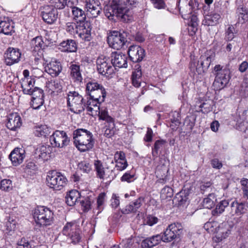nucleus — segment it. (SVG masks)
<instances>
[{
	"instance_id": "423d86ee",
	"label": "nucleus",
	"mask_w": 248,
	"mask_h": 248,
	"mask_svg": "<svg viewBox=\"0 0 248 248\" xmlns=\"http://www.w3.org/2000/svg\"><path fill=\"white\" fill-rule=\"evenodd\" d=\"M46 182L50 188L55 190H61L66 185L67 180L61 173L52 170L47 173Z\"/></svg>"
},
{
	"instance_id": "49530a36",
	"label": "nucleus",
	"mask_w": 248,
	"mask_h": 248,
	"mask_svg": "<svg viewBox=\"0 0 248 248\" xmlns=\"http://www.w3.org/2000/svg\"><path fill=\"white\" fill-rule=\"evenodd\" d=\"M214 200H217L215 195L214 194H209L208 197L204 199L203 206L205 208H212L215 205Z\"/></svg>"
},
{
	"instance_id": "39448f33",
	"label": "nucleus",
	"mask_w": 248,
	"mask_h": 248,
	"mask_svg": "<svg viewBox=\"0 0 248 248\" xmlns=\"http://www.w3.org/2000/svg\"><path fill=\"white\" fill-rule=\"evenodd\" d=\"M213 73L215 76L214 86L218 90L224 88L231 78L230 69L227 67L224 68L223 66L217 64L214 68Z\"/></svg>"
},
{
	"instance_id": "774afa93",
	"label": "nucleus",
	"mask_w": 248,
	"mask_h": 248,
	"mask_svg": "<svg viewBox=\"0 0 248 248\" xmlns=\"http://www.w3.org/2000/svg\"><path fill=\"white\" fill-rule=\"evenodd\" d=\"M234 28L233 26H230L228 27L226 32V39L228 41H231L234 36Z\"/></svg>"
},
{
	"instance_id": "c03bdc74",
	"label": "nucleus",
	"mask_w": 248,
	"mask_h": 248,
	"mask_svg": "<svg viewBox=\"0 0 248 248\" xmlns=\"http://www.w3.org/2000/svg\"><path fill=\"white\" fill-rule=\"evenodd\" d=\"M166 143V141L164 140H158L155 141L154 147L152 148V155L154 159L157 157L158 151L162 149Z\"/></svg>"
},
{
	"instance_id": "79ce46f5",
	"label": "nucleus",
	"mask_w": 248,
	"mask_h": 248,
	"mask_svg": "<svg viewBox=\"0 0 248 248\" xmlns=\"http://www.w3.org/2000/svg\"><path fill=\"white\" fill-rule=\"evenodd\" d=\"M46 86L49 90L54 92H59L62 90V87L60 81L51 80L46 82Z\"/></svg>"
},
{
	"instance_id": "3c124183",
	"label": "nucleus",
	"mask_w": 248,
	"mask_h": 248,
	"mask_svg": "<svg viewBox=\"0 0 248 248\" xmlns=\"http://www.w3.org/2000/svg\"><path fill=\"white\" fill-rule=\"evenodd\" d=\"M218 224L216 221L207 222L204 225V228L209 233H216Z\"/></svg>"
},
{
	"instance_id": "393cba45",
	"label": "nucleus",
	"mask_w": 248,
	"mask_h": 248,
	"mask_svg": "<svg viewBox=\"0 0 248 248\" xmlns=\"http://www.w3.org/2000/svg\"><path fill=\"white\" fill-rule=\"evenodd\" d=\"M45 71L52 77H56L61 73L62 66L61 62L57 60L51 61L45 66Z\"/></svg>"
},
{
	"instance_id": "a878e982",
	"label": "nucleus",
	"mask_w": 248,
	"mask_h": 248,
	"mask_svg": "<svg viewBox=\"0 0 248 248\" xmlns=\"http://www.w3.org/2000/svg\"><path fill=\"white\" fill-rule=\"evenodd\" d=\"M86 8L88 14H90L92 17H96L100 14L101 7L97 0H86Z\"/></svg>"
},
{
	"instance_id": "13d9d810",
	"label": "nucleus",
	"mask_w": 248,
	"mask_h": 248,
	"mask_svg": "<svg viewBox=\"0 0 248 248\" xmlns=\"http://www.w3.org/2000/svg\"><path fill=\"white\" fill-rule=\"evenodd\" d=\"M78 23L77 24L73 22H68L66 25V30L71 34H74L77 33V28L78 26Z\"/></svg>"
},
{
	"instance_id": "864d4df0",
	"label": "nucleus",
	"mask_w": 248,
	"mask_h": 248,
	"mask_svg": "<svg viewBox=\"0 0 248 248\" xmlns=\"http://www.w3.org/2000/svg\"><path fill=\"white\" fill-rule=\"evenodd\" d=\"M239 15V21L241 23H243L248 21V11L244 8H241L237 9Z\"/></svg>"
},
{
	"instance_id": "9d476101",
	"label": "nucleus",
	"mask_w": 248,
	"mask_h": 248,
	"mask_svg": "<svg viewBox=\"0 0 248 248\" xmlns=\"http://www.w3.org/2000/svg\"><path fill=\"white\" fill-rule=\"evenodd\" d=\"M94 170L96 172V177L100 179L113 180L115 177L113 170H109L108 167H104L103 162L100 160H94L93 161Z\"/></svg>"
},
{
	"instance_id": "4c0bfd02",
	"label": "nucleus",
	"mask_w": 248,
	"mask_h": 248,
	"mask_svg": "<svg viewBox=\"0 0 248 248\" xmlns=\"http://www.w3.org/2000/svg\"><path fill=\"white\" fill-rule=\"evenodd\" d=\"M188 199L187 192L186 190H182L177 193L173 199V202L180 206L185 204Z\"/></svg>"
},
{
	"instance_id": "dca6fc26",
	"label": "nucleus",
	"mask_w": 248,
	"mask_h": 248,
	"mask_svg": "<svg viewBox=\"0 0 248 248\" xmlns=\"http://www.w3.org/2000/svg\"><path fill=\"white\" fill-rule=\"evenodd\" d=\"M92 27L90 22L85 21L78 23L77 33L78 36L85 41H89L92 38Z\"/></svg>"
},
{
	"instance_id": "9b49d317",
	"label": "nucleus",
	"mask_w": 248,
	"mask_h": 248,
	"mask_svg": "<svg viewBox=\"0 0 248 248\" xmlns=\"http://www.w3.org/2000/svg\"><path fill=\"white\" fill-rule=\"evenodd\" d=\"M62 233L64 235L69 236L74 244H77L80 240L79 229L74 222H67L63 228Z\"/></svg>"
},
{
	"instance_id": "5701e85b",
	"label": "nucleus",
	"mask_w": 248,
	"mask_h": 248,
	"mask_svg": "<svg viewBox=\"0 0 248 248\" xmlns=\"http://www.w3.org/2000/svg\"><path fill=\"white\" fill-rule=\"evenodd\" d=\"M25 157V151L22 148H15L10 153L9 158L11 160L12 164L16 166L23 161Z\"/></svg>"
},
{
	"instance_id": "bf43d9fd",
	"label": "nucleus",
	"mask_w": 248,
	"mask_h": 248,
	"mask_svg": "<svg viewBox=\"0 0 248 248\" xmlns=\"http://www.w3.org/2000/svg\"><path fill=\"white\" fill-rule=\"evenodd\" d=\"M173 196V189L169 186H165L161 191V196L163 199L171 198Z\"/></svg>"
},
{
	"instance_id": "6e6d98bb",
	"label": "nucleus",
	"mask_w": 248,
	"mask_h": 248,
	"mask_svg": "<svg viewBox=\"0 0 248 248\" xmlns=\"http://www.w3.org/2000/svg\"><path fill=\"white\" fill-rule=\"evenodd\" d=\"M79 169L83 172L88 173L92 170L91 165L87 161H81L78 164Z\"/></svg>"
},
{
	"instance_id": "473e14b6",
	"label": "nucleus",
	"mask_w": 248,
	"mask_h": 248,
	"mask_svg": "<svg viewBox=\"0 0 248 248\" xmlns=\"http://www.w3.org/2000/svg\"><path fill=\"white\" fill-rule=\"evenodd\" d=\"M52 147L49 145H42L36 149V154L38 156L39 159L44 161L48 160L50 157L52 151Z\"/></svg>"
},
{
	"instance_id": "ddd939ff",
	"label": "nucleus",
	"mask_w": 248,
	"mask_h": 248,
	"mask_svg": "<svg viewBox=\"0 0 248 248\" xmlns=\"http://www.w3.org/2000/svg\"><path fill=\"white\" fill-rule=\"evenodd\" d=\"M67 101L68 106L75 108L79 112L85 109L83 106V98L76 92H69Z\"/></svg>"
},
{
	"instance_id": "f3484780",
	"label": "nucleus",
	"mask_w": 248,
	"mask_h": 248,
	"mask_svg": "<svg viewBox=\"0 0 248 248\" xmlns=\"http://www.w3.org/2000/svg\"><path fill=\"white\" fill-rule=\"evenodd\" d=\"M128 54L133 62H139L145 57V51L139 46L132 45L129 47Z\"/></svg>"
},
{
	"instance_id": "052dcab7",
	"label": "nucleus",
	"mask_w": 248,
	"mask_h": 248,
	"mask_svg": "<svg viewBox=\"0 0 248 248\" xmlns=\"http://www.w3.org/2000/svg\"><path fill=\"white\" fill-rule=\"evenodd\" d=\"M199 108H201L199 111L203 113H207L212 110L211 105L210 101H206L201 103Z\"/></svg>"
},
{
	"instance_id": "2eb2a0df",
	"label": "nucleus",
	"mask_w": 248,
	"mask_h": 248,
	"mask_svg": "<svg viewBox=\"0 0 248 248\" xmlns=\"http://www.w3.org/2000/svg\"><path fill=\"white\" fill-rule=\"evenodd\" d=\"M231 229L232 226L227 222L218 225L214 240L218 243L226 238L230 234Z\"/></svg>"
},
{
	"instance_id": "e2e57ef3",
	"label": "nucleus",
	"mask_w": 248,
	"mask_h": 248,
	"mask_svg": "<svg viewBox=\"0 0 248 248\" xmlns=\"http://www.w3.org/2000/svg\"><path fill=\"white\" fill-rule=\"evenodd\" d=\"M104 136L107 138H111L115 133V124L106 125Z\"/></svg>"
},
{
	"instance_id": "7ed1b4c3",
	"label": "nucleus",
	"mask_w": 248,
	"mask_h": 248,
	"mask_svg": "<svg viewBox=\"0 0 248 248\" xmlns=\"http://www.w3.org/2000/svg\"><path fill=\"white\" fill-rule=\"evenodd\" d=\"M215 53L212 50H209L205 54L202 55L199 59L191 55L189 68L195 74H202L209 68L211 62L214 60Z\"/></svg>"
},
{
	"instance_id": "f257e3e1",
	"label": "nucleus",
	"mask_w": 248,
	"mask_h": 248,
	"mask_svg": "<svg viewBox=\"0 0 248 248\" xmlns=\"http://www.w3.org/2000/svg\"><path fill=\"white\" fill-rule=\"evenodd\" d=\"M138 3V0H113L110 5L105 7L104 13L109 20L128 22L133 20L129 8L135 7Z\"/></svg>"
},
{
	"instance_id": "a211bd4d",
	"label": "nucleus",
	"mask_w": 248,
	"mask_h": 248,
	"mask_svg": "<svg viewBox=\"0 0 248 248\" xmlns=\"http://www.w3.org/2000/svg\"><path fill=\"white\" fill-rule=\"evenodd\" d=\"M105 97H96L95 98H92L89 96L88 98V100L86 103H84L83 106L85 109L90 113H92L91 115H93V112H95L96 114L97 112L99 113L100 109L99 106L101 103L105 101Z\"/></svg>"
},
{
	"instance_id": "412c9836",
	"label": "nucleus",
	"mask_w": 248,
	"mask_h": 248,
	"mask_svg": "<svg viewBox=\"0 0 248 248\" xmlns=\"http://www.w3.org/2000/svg\"><path fill=\"white\" fill-rule=\"evenodd\" d=\"M14 28V23L9 17H0V32L11 35L15 32Z\"/></svg>"
},
{
	"instance_id": "c85d7f7f",
	"label": "nucleus",
	"mask_w": 248,
	"mask_h": 248,
	"mask_svg": "<svg viewBox=\"0 0 248 248\" xmlns=\"http://www.w3.org/2000/svg\"><path fill=\"white\" fill-rule=\"evenodd\" d=\"M169 170L168 167L164 164L157 166L155 172L156 176L158 178L157 182L162 184L167 182L169 180L168 176Z\"/></svg>"
},
{
	"instance_id": "b1692460",
	"label": "nucleus",
	"mask_w": 248,
	"mask_h": 248,
	"mask_svg": "<svg viewBox=\"0 0 248 248\" xmlns=\"http://www.w3.org/2000/svg\"><path fill=\"white\" fill-rule=\"evenodd\" d=\"M22 124L20 116L17 113H11L8 116L6 127L11 130L16 131Z\"/></svg>"
},
{
	"instance_id": "8fccbe9b",
	"label": "nucleus",
	"mask_w": 248,
	"mask_h": 248,
	"mask_svg": "<svg viewBox=\"0 0 248 248\" xmlns=\"http://www.w3.org/2000/svg\"><path fill=\"white\" fill-rule=\"evenodd\" d=\"M31 46L34 47L33 51H38L42 48L44 42L41 37L33 38L31 42Z\"/></svg>"
},
{
	"instance_id": "5fc2aeb1",
	"label": "nucleus",
	"mask_w": 248,
	"mask_h": 248,
	"mask_svg": "<svg viewBox=\"0 0 248 248\" xmlns=\"http://www.w3.org/2000/svg\"><path fill=\"white\" fill-rule=\"evenodd\" d=\"M79 201L83 211L87 212L91 209V201L88 197L83 198L82 200H79Z\"/></svg>"
},
{
	"instance_id": "f03ea898",
	"label": "nucleus",
	"mask_w": 248,
	"mask_h": 248,
	"mask_svg": "<svg viewBox=\"0 0 248 248\" xmlns=\"http://www.w3.org/2000/svg\"><path fill=\"white\" fill-rule=\"evenodd\" d=\"M74 143L80 152L91 151L94 147V140L93 134L89 131L78 128L73 132Z\"/></svg>"
},
{
	"instance_id": "0e129e2a",
	"label": "nucleus",
	"mask_w": 248,
	"mask_h": 248,
	"mask_svg": "<svg viewBox=\"0 0 248 248\" xmlns=\"http://www.w3.org/2000/svg\"><path fill=\"white\" fill-rule=\"evenodd\" d=\"M51 4V6H53L56 9H62L64 8L63 0H47Z\"/></svg>"
},
{
	"instance_id": "338daca9",
	"label": "nucleus",
	"mask_w": 248,
	"mask_h": 248,
	"mask_svg": "<svg viewBox=\"0 0 248 248\" xmlns=\"http://www.w3.org/2000/svg\"><path fill=\"white\" fill-rule=\"evenodd\" d=\"M189 25L190 26L193 28L194 32H195L197 30V27L198 26V19L197 16L194 15L191 16L190 21L189 22Z\"/></svg>"
},
{
	"instance_id": "aec40b11",
	"label": "nucleus",
	"mask_w": 248,
	"mask_h": 248,
	"mask_svg": "<svg viewBox=\"0 0 248 248\" xmlns=\"http://www.w3.org/2000/svg\"><path fill=\"white\" fill-rule=\"evenodd\" d=\"M21 52L18 48L9 47L5 53V63L11 66L19 62L21 57Z\"/></svg>"
},
{
	"instance_id": "7c9ffc66",
	"label": "nucleus",
	"mask_w": 248,
	"mask_h": 248,
	"mask_svg": "<svg viewBox=\"0 0 248 248\" xmlns=\"http://www.w3.org/2000/svg\"><path fill=\"white\" fill-rule=\"evenodd\" d=\"M162 241L161 234H156L142 241L141 246L143 248H151L158 245Z\"/></svg>"
},
{
	"instance_id": "4be33fe9",
	"label": "nucleus",
	"mask_w": 248,
	"mask_h": 248,
	"mask_svg": "<svg viewBox=\"0 0 248 248\" xmlns=\"http://www.w3.org/2000/svg\"><path fill=\"white\" fill-rule=\"evenodd\" d=\"M111 62L114 67L126 68L127 56L122 52H114L111 54Z\"/></svg>"
},
{
	"instance_id": "69168bd1",
	"label": "nucleus",
	"mask_w": 248,
	"mask_h": 248,
	"mask_svg": "<svg viewBox=\"0 0 248 248\" xmlns=\"http://www.w3.org/2000/svg\"><path fill=\"white\" fill-rule=\"evenodd\" d=\"M29 95H32V97L44 98V91L38 87H34L32 92Z\"/></svg>"
},
{
	"instance_id": "603ef678",
	"label": "nucleus",
	"mask_w": 248,
	"mask_h": 248,
	"mask_svg": "<svg viewBox=\"0 0 248 248\" xmlns=\"http://www.w3.org/2000/svg\"><path fill=\"white\" fill-rule=\"evenodd\" d=\"M13 185L10 179H3L0 182V189L2 190L9 191L12 189Z\"/></svg>"
},
{
	"instance_id": "0eeeda50",
	"label": "nucleus",
	"mask_w": 248,
	"mask_h": 248,
	"mask_svg": "<svg viewBox=\"0 0 248 248\" xmlns=\"http://www.w3.org/2000/svg\"><path fill=\"white\" fill-rule=\"evenodd\" d=\"M128 32L126 31H113L108 37L109 46L117 50L122 48L127 43V37Z\"/></svg>"
},
{
	"instance_id": "f8f14e48",
	"label": "nucleus",
	"mask_w": 248,
	"mask_h": 248,
	"mask_svg": "<svg viewBox=\"0 0 248 248\" xmlns=\"http://www.w3.org/2000/svg\"><path fill=\"white\" fill-rule=\"evenodd\" d=\"M108 60L106 57H99L96 61L97 70L98 73L108 77L114 72V68Z\"/></svg>"
},
{
	"instance_id": "2f4dec72",
	"label": "nucleus",
	"mask_w": 248,
	"mask_h": 248,
	"mask_svg": "<svg viewBox=\"0 0 248 248\" xmlns=\"http://www.w3.org/2000/svg\"><path fill=\"white\" fill-rule=\"evenodd\" d=\"M62 51L64 52H75L77 50V44L74 40L67 39L60 44Z\"/></svg>"
},
{
	"instance_id": "ea45409f",
	"label": "nucleus",
	"mask_w": 248,
	"mask_h": 248,
	"mask_svg": "<svg viewBox=\"0 0 248 248\" xmlns=\"http://www.w3.org/2000/svg\"><path fill=\"white\" fill-rule=\"evenodd\" d=\"M72 9V12L74 19L76 20L78 22L86 21L85 12L81 9L76 6L73 7Z\"/></svg>"
},
{
	"instance_id": "a19ab883",
	"label": "nucleus",
	"mask_w": 248,
	"mask_h": 248,
	"mask_svg": "<svg viewBox=\"0 0 248 248\" xmlns=\"http://www.w3.org/2000/svg\"><path fill=\"white\" fill-rule=\"evenodd\" d=\"M34 133L37 137H46L50 134V129L46 125H42L36 127Z\"/></svg>"
},
{
	"instance_id": "4d7b16f0",
	"label": "nucleus",
	"mask_w": 248,
	"mask_h": 248,
	"mask_svg": "<svg viewBox=\"0 0 248 248\" xmlns=\"http://www.w3.org/2000/svg\"><path fill=\"white\" fill-rule=\"evenodd\" d=\"M44 103V98L32 97L31 105L33 109H39Z\"/></svg>"
},
{
	"instance_id": "58836bf2",
	"label": "nucleus",
	"mask_w": 248,
	"mask_h": 248,
	"mask_svg": "<svg viewBox=\"0 0 248 248\" xmlns=\"http://www.w3.org/2000/svg\"><path fill=\"white\" fill-rule=\"evenodd\" d=\"M24 79L21 84L22 91L25 94H30L33 91L34 81L31 79Z\"/></svg>"
},
{
	"instance_id": "37998d69",
	"label": "nucleus",
	"mask_w": 248,
	"mask_h": 248,
	"mask_svg": "<svg viewBox=\"0 0 248 248\" xmlns=\"http://www.w3.org/2000/svg\"><path fill=\"white\" fill-rule=\"evenodd\" d=\"M98 115L99 119L105 121L107 123V124L106 125L115 124L114 119L108 115V112L106 109H101V110L99 111Z\"/></svg>"
},
{
	"instance_id": "6ab92c4d",
	"label": "nucleus",
	"mask_w": 248,
	"mask_h": 248,
	"mask_svg": "<svg viewBox=\"0 0 248 248\" xmlns=\"http://www.w3.org/2000/svg\"><path fill=\"white\" fill-rule=\"evenodd\" d=\"M231 211L229 216H240L246 213L248 209V203L246 202H239L237 200L232 201L230 204Z\"/></svg>"
},
{
	"instance_id": "a18cd8bd",
	"label": "nucleus",
	"mask_w": 248,
	"mask_h": 248,
	"mask_svg": "<svg viewBox=\"0 0 248 248\" xmlns=\"http://www.w3.org/2000/svg\"><path fill=\"white\" fill-rule=\"evenodd\" d=\"M170 229L172 231V234H174L176 238H179L180 235L182 233L183 227L180 223H174L169 225Z\"/></svg>"
},
{
	"instance_id": "1a4fd4ad",
	"label": "nucleus",
	"mask_w": 248,
	"mask_h": 248,
	"mask_svg": "<svg viewBox=\"0 0 248 248\" xmlns=\"http://www.w3.org/2000/svg\"><path fill=\"white\" fill-rule=\"evenodd\" d=\"M52 146L57 148H63L70 143V138L64 131L56 130L49 138Z\"/></svg>"
},
{
	"instance_id": "de8ad7c7",
	"label": "nucleus",
	"mask_w": 248,
	"mask_h": 248,
	"mask_svg": "<svg viewBox=\"0 0 248 248\" xmlns=\"http://www.w3.org/2000/svg\"><path fill=\"white\" fill-rule=\"evenodd\" d=\"M169 225L164 231L163 234L162 235V241L164 242H170L176 239L174 234H172V231L170 229Z\"/></svg>"
},
{
	"instance_id": "c9c22d12",
	"label": "nucleus",
	"mask_w": 248,
	"mask_h": 248,
	"mask_svg": "<svg viewBox=\"0 0 248 248\" xmlns=\"http://www.w3.org/2000/svg\"><path fill=\"white\" fill-rule=\"evenodd\" d=\"M220 18V16L219 14L215 12H211L205 17V25L207 26L216 25L218 23Z\"/></svg>"
},
{
	"instance_id": "bb28decb",
	"label": "nucleus",
	"mask_w": 248,
	"mask_h": 248,
	"mask_svg": "<svg viewBox=\"0 0 248 248\" xmlns=\"http://www.w3.org/2000/svg\"><path fill=\"white\" fill-rule=\"evenodd\" d=\"M68 68L70 76L74 81L78 83L82 82L83 78L80 65L75 62H71L69 63Z\"/></svg>"
},
{
	"instance_id": "680f3d73",
	"label": "nucleus",
	"mask_w": 248,
	"mask_h": 248,
	"mask_svg": "<svg viewBox=\"0 0 248 248\" xmlns=\"http://www.w3.org/2000/svg\"><path fill=\"white\" fill-rule=\"evenodd\" d=\"M243 196L248 199V179H243L241 182Z\"/></svg>"
},
{
	"instance_id": "e433bc0d",
	"label": "nucleus",
	"mask_w": 248,
	"mask_h": 248,
	"mask_svg": "<svg viewBox=\"0 0 248 248\" xmlns=\"http://www.w3.org/2000/svg\"><path fill=\"white\" fill-rule=\"evenodd\" d=\"M229 205L228 200H223L220 201L216 205V208L212 211V215L214 216H218L221 214L225 209Z\"/></svg>"
},
{
	"instance_id": "4468645a",
	"label": "nucleus",
	"mask_w": 248,
	"mask_h": 248,
	"mask_svg": "<svg viewBox=\"0 0 248 248\" xmlns=\"http://www.w3.org/2000/svg\"><path fill=\"white\" fill-rule=\"evenodd\" d=\"M41 15L45 22L51 24L56 21L58 12L53 6L46 5L43 7Z\"/></svg>"
},
{
	"instance_id": "cd10ccee",
	"label": "nucleus",
	"mask_w": 248,
	"mask_h": 248,
	"mask_svg": "<svg viewBox=\"0 0 248 248\" xmlns=\"http://www.w3.org/2000/svg\"><path fill=\"white\" fill-rule=\"evenodd\" d=\"M114 159L116 163L115 167L118 170L122 171L127 168L128 163L124 152L117 151L114 154Z\"/></svg>"
},
{
	"instance_id": "f704fd0d",
	"label": "nucleus",
	"mask_w": 248,
	"mask_h": 248,
	"mask_svg": "<svg viewBox=\"0 0 248 248\" xmlns=\"http://www.w3.org/2000/svg\"><path fill=\"white\" fill-rule=\"evenodd\" d=\"M135 67L136 69L132 72V83L134 87L139 88L141 86L142 72L140 66L139 64L136 65Z\"/></svg>"
},
{
	"instance_id": "c756f323",
	"label": "nucleus",
	"mask_w": 248,
	"mask_h": 248,
	"mask_svg": "<svg viewBox=\"0 0 248 248\" xmlns=\"http://www.w3.org/2000/svg\"><path fill=\"white\" fill-rule=\"evenodd\" d=\"M144 198L140 197L134 202H131L122 209V212L124 214H128L130 213H135L141 206Z\"/></svg>"
},
{
	"instance_id": "09e8293b",
	"label": "nucleus",
	"mask_w": 248,
	"mask_h": 248,
	"mask_svg": "<svg viewBox=\"0 0 248 248\" xmlns=\"http://www.w3.org/2000/svg\"><path fill=\"white\" fill-rule=\"evenodd\" d=\"M134 243L132 237L124 239L118 245H114L111 248H131Z\"/></svg>"
},
{
	"instance_id": "6e6552de",
	"label": "nucleus",
	"mask_w": 248,
	"mask_h": 248,
	"mask_svg": "<svg viewBox=\"0 0 248 248\" xmlns=\"http://www.w3.org/2000/svg\"><path fill=\"white\" fill-rule=\"evenodd\" d=\"M85 91L86 94L92 98L106 96V92L104 87L95 80H92L86 84Z\"/></svg>"
},
{
	"instance_id": "72a5a7b5",
	"label": "nucleus",
	"mask_w": 248,
	"mask_h": 248,
	"mask_svg": "<svg viewBox=\"0 0 248 248\" xmlns=\"http://www.w3.org/2000/svg\"><path fill=\"white\" fill-rule=\"evenodd\" d=\"M79 199H80V193L76 190H72L66 194L65 202L68 205L72 206L79 202Z\"/></svg>"
},
{
	"instance_id": "20e7f679",
	"label": "nucleus",
	"mask_w": 248,
	"mask_h": 248,
	"mask_svg": "<svg viewBox=\"0 0 248 248\" xmlns=\"http://www.w3.org/2000/svg\"><path fill=\"white\" fill-rule=\"evenodd\" d=\"M53 215V213L49 208L44 206L37 207L33 213V217L35 222L43 227L52 224Z\"/></svg>"
}]
</instances>
